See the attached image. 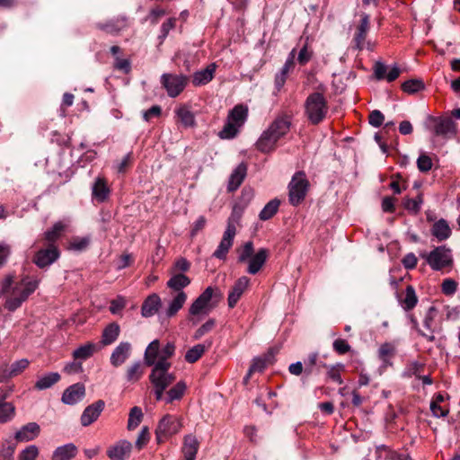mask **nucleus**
<instances>
[{
    "label": "nucleus",
    "mask_w": 460,
    "mask_h": 460,
    "mask_svg": "<svg viewBox=\"0 0 460 460\" xmlns=\"http://www.w3.org/2000/svg\"><path fill=\"white\" fill-rule=\"evenodd\" d=\"M14 279V275L8 274L0 280V296L11 293V296L4 302V308L9 312H14L21 307L40 284V279H31L25 276L13 287Z\"/></svg>",
    "instance_id": "nucleus-1"
},
{
    "label": "nucleus",
    "mask_w": 460,
    "mask_h": 460,
    "mask_svg": "<svg viewBox=\"0 0 460 460\" xmlns=\"http://www.w3.org/2000/svg\"><path fill=\"white\" fill-rule=\"evenodd\" d=\"M291 119L288 115L278 116L262 132L255 146L256 148L264 154L270 153L276 149L277 142L285 137L290 129Z\"/></svg>",
    "instance_id": "nucleus-2"
},
{
    "label": "nucleus",
    "mask_w": 460,
    "mask_h": 460,
    "mask_svg": "<svg viewBox=\"0 0 460 460\" xmlns=\"http://www.w3.org/2000/svg\"><path fill=\"white\" fill-rule=\"evenodd\" d=\"M304 108L308 121L314 126L325 119L329 111L327 99L319 92H314L307 96Z\"/></svg>",
    "instance_id": "nucleus-3"
},
{
    "label": "nucleus",
    "mask_w": 460,
    "mask_h": 460,
    "mask_svg": "<svg viewBox=\"0 0 460 460\" xmlns=\"http://www.w3.org/2000/svg\"><path fill=\"white\" fill-rule=\"evenodd\" d=\"M426 129L433 133L435 137L443 139H450L457 133V126L454 119L448 116L435 117L429 115L424 122Z\"/></svg>",
    "instance_id": "nucleus-4"
},
{
    "label": "nucleus",
    "mask_w": 460,
    "mask_h": 460,
    "mask_svg": "<svg viewBox=\"0 0 460 460\" xmlns=\"http://www.w3.org/2000/svg\"><path fill=\"white\" fill-rule=\"evenodd\" d=\"M309 181L305 173L299 171L294 174L288 184L289 202L293 206H297L305 199L308 190Z\"/></svg>",
    "instance_id": "nucleus-5"
},
{
    "label": "nucleus",
    "mask_w": 460,
    "mask_h": 460,
    "mask_svg": "<svg viewBox=\"0 0 460 460\" xmlns=\"http://www.w3.org/2000/svg\"><path fill=\"white\" fill-rule=\"evenodd\" d=\"M428 264L434 270H441L453 265L452 250L446 245L435 247L429 254H423Z\"/></svg>",
    "instance_id": "nucleus-6"
},
{
    "label": "nucleus",
    "mask_w": 460,
    "mask_h": 460,
    "mask_svg": "<svg viewBox=\"0 0 460 460\" xmlns=\"http://www.w3.org/2000/svg\"><path fill=\"white\" fill-rule=\"evenodd\" d=\"M237 222V217L234 214H232V216L228 218L227 221V226L226 231L223 234V237L216 249V251L213 253V256L220 259L225 260L226 258V255L233 246L234 239L236 234V227L235 223Z\"/></svg>",
    "instance_id": "nucleus-7"
},
{
    "label": "nucleus",
    "mask_w": 460,
    "mask_h": 460,
    "mask_svg": "<svg viewBox=\"0 0 460 460\" xmlns=\"http://www.w3.org/2000/svg\"><path fill=\"white\" fill-rule=\"evenodd\" d=\"M189 77L183 75L164 74L161 77V84L165 88L168 95L175 98L184 90Z\"/></svg>",
    "instance_id": "nucleus-8"
},
{
    "label": "nucleus",
    "mask_w": 460,
    "mask_h": 460,
    "mask_svg": "<svg viewBox=\"0 0 460 460\" xmlns=\"http://www.w3.org/2000/svg\"><path fill=\"white\" fill-rule=\"evenodd\" d=\"M44 248L35 252L32 261L39 268L44 269L54 263L60 256L59 250L56 244H45Z\"/></svg>",
    "instance_id": "nucleus-9"
},
{
    "label": "nucleus",
    "mask_w": 460,
    "mask_h": 460,
    "mask_svg": "<svg viewBox=\"0 0 460 460\" xmlns=\"http://www.w3.org/2000/svg\"><path fill=\"white\" fill-rule=\"evenodd\" d=\"M157 428H159L160 432L172 437L177 434L182 428L181 419L174 415L166 414L160 420Z\"/></svg>",
    "instance_id": "nucleus-10"
},
{
    "label": "nucleus",
    "mask_w": 460,
    "mask_h": 460,
    "mask_svg": "<svg viewBox=\"0 0 460 460\" xmlns=\"http://www.w3.org/2000/svg\"><path fill=\"white\" fill-rule=\"evenodd\" d=\"M85 396V386L82 383H75L68 386L63 393L61 401L68 405L81 402Z\"/></svg>",
    "instance_id": "nucleus-11"
},
{
    "label": "nucleus",
    "mask_w": 460,
    "mask_h": 460,
    "mask_svg": "<svg viewBox=\"0 0 460 460\" xmlns=\"http://www.w3.org/2000/svg\"><path fill=\"white\" fill-rule=\"evenodd\" d=\"M105 407V402L103 400H98L93 403L88 405L81 415V424L84 427H87L93 423L100 416Z\"/></svg>",
    "instance_id": "nucleus-12"
},
{
    "label": "nucleus",
    "mask_w": 460,
    "mask_h": 460,
    "mask_svg": "<svg viewBox=\"0 0 460 460\" xmlns=\"http://www.w3.org/2000/svg\"><path fill=\"white\" fill-rule=\"evenodd\" d=\"M250 284V279L246 276H243L239 278L232 287L231 290L228 294V306L230 308H234L241 296H243V292L246 290Z\"/></svg>",
    "instance_id": "nucleus-13"
},
{
    "label": "nucleus",
    "mask_w": 460,
    "mask_h": 460,
    "mask_svg": "<svg viewBox=\"0 0 460 460\" xmlns=\"http://www.w3.org/2000/svg\"><path fill=\"white\" fill-rule=\"evenodd\" d=\"M270 256V251L266 248H260L256 252H254L248 262V267L246 271L249 274L255 275L257 274L266 263L268 258Z\"/></svg>",
    "instance_id": "nucleus-14"
},
{
    "label": "nucleus",
    "mask_w": 460,
    "mask_h": 460,
    "mask_svg": "<svg viewBox=\"0 0 460 460\" xmlns=\"http://www.w3.org/2000/svg\"><path fill=\"white\" fill-rule=\"evenodd\" d=\"M127 26V18L125 16H119L105 22H98L95 24V27L98 30L105 31L111 35H118Z\"/></svg>",
    "instance_id": "nucleus-15"
},
{
    "label": "nucleus",
    "mask_w": 460,
    "mask_h": 460,
    "mask_svg": "<svg viewBox=\"0 0 460 460\" xmlns=\"http://www.w3.org/2000/svg\"><path fill=\"white\" fill-rule=\"evenodd\" d=\"M131 350L132 346L129 342H120L111 355V364L115 367L121 366L130 357Z\"/></svg>",
    "instance_id": "nucleus-16"
},
{
    "label": "nucleus",
    "mask_w": 460,
    "mask_h": 460,
    "mask_svg": "<svg viewBox=\"0 0 460 460\" xmlns=\"http://www.w3.org/2000/svg\"><path fill=\"white\" fill-rule=\"evenodd\" d=\"M40 432V427L36 422L23 425L14 435L15 443L28 442L36 438Z\"/></svg>",
    "instance_id": "nucleus-17"
},
{
    "label": "nucleus",
    "mask_w": 460,
    "mask_h": 460,
    "mask_svg": "<svg viewBox=\"0 0 460 460\" xmlns=\"http://www.w3.org/2000/svg\"><path fill=\"white\" fill-rule=\"evenodd\" d=\"M370 28L369 15L363 14L360 22L357 27L353 42L355 43V49L358 50H362L364 48V42L367 38V34Z\"/></svg>",
    "instance_id": "nucleus-18"
},
{
    "label": "nucleus",
    "mask_w": 460,
    "mask_h": 460,
    "mask_svg": "<svg viewBox=\"0 0 460 460\" xmlns=\"http://www.w3.org/2000/svg\"><path fill=\"white\" fill-rule=\"evenodd\" d=\"M110 193L111 190L106 179L103 177L96 178L92 187L93 199L99 203L105 202L109 199Z\"/></svg>",
    "instance_id": "nucleus-19"
},
{
    "label": "nucleus",
    "mask_w": 460,
    "mask_h": 460,
    "mask_svg": "<svg viewBox=\"0 0 460 460\" xmlns=\"http://www.w3.org/2000/svg\"><path fill=\"white\" fill-rule=\"evenodd\" d=\"M132 445L127 440H121L107 450V456L111 460H125L130 455Z\"/></svg>",
    "instance_id": "nucleus-20"
},
{
    "label": "nucleus",
    "mask_w": 460,
    "mask_h": 460,
    "mask_svg": "<svg viewBox=\"0 0 460 460\" xmlns=\"http://www.w3.org/2000/svg\"><path fill=\"white\" fill-rule=\"evenodd\" d=\"M374 75L377 80L386 79L387 82L391 83L396 80L401 75V69L398 66H394L387 73V66L378 61L374 66Z\"/></svg>",
    "instance_id": "nucleus-21"
},
{
    "label": "nucleus",
    "mask_w": 460,
    "mask_h": 460,
    "mask_svg": "<svg viewBox=\"0 0 460 460\" xmlns=\"http://www.w3.org/2000/svg\"><path fill=\"white\" fill-rule=\"evenodd\" d=\"M217 65L211 63L205 69L197 71L193 74L191 83L194 86H201L208 84L214 78Z\"/></svg>",
    "instance_id": "nucleus-22"
},
{
    "label": "nucleus",
    "mask_w": 460,
    "mask_h": 460,
    "mask_svg": "<svg viewBox=\"0 0 460 460\" xmlns=\"http://www.w3.org/2000/svg\"><path fill=\"white\" fill-rule=\"evenodd\" d=\"M175 352V345L173 342H167V344L160 349L159 358L155 365L156 370H169L172 364L168 361Z\"/></svg>",
    "instance_id": "nucleus-23"
},
{
    "label": "nucleus",
    "mask_w": 460,
    "mask_h": 460,
    "mask_svg": "<svg viewBox=\"0 0 460 460\" xmlns=\"http://www.w3.org/2000/svg\"><path fill=\"white\" fill-rule=\"evenodd\" d=\"M199 448V442L197 438L191 434L184 437L181 452L184 460H195Z\"/></svg>",
    "instance_id": "nucleus-24"
},
{
    "label": "nucleus",
    "mask_w": 460,
    "mask_h": 460,
    "mask_svg": "<svg viewBox=\"0 0 460 460\" xmlns=\"http://www.w3.org/2000/svg\"><path fill=\"white\" fill-rule=\"evenodd\" d=\"M162 305L160 296L154 293L148 296L142 304L141 314L143 317H150L156 314Z\"/></svg>",
    "instance_id": "nucleus-25"
},
{
    "label": "nucleus",
    "mask_w": 460,
    "mask_h": 460,
    "mask_svg": "<svg viewBox=\"0 0 460 460\" xmlns=\"http://www.w3.org/2000/svg\"><path fill=\"white\" fill-rule=\"evenodd\" d=\"M247 174V165L244 163H241L231 173L227 190L229 192H233L236 190L242 182L243 181L245 176Z\"/></svg>",
    "instance_id": "nucleus-26"
},
{
    "label": "nucleus",
    "mask_w": 460,
    "mask_h": 460,
    "mask_svg": "<svg viewBox=\"0 0 460 460\" xmlns=\"http://www.w3.org/2000/svg\"><path fill=\"white\" fill-rule=\"evenodd\" d=\"M248 118V107L243 104H237L229 111L227 119L240 128L243 126Z\"/></svg>",
    "instance_id": "nucleus-27"
},
{
    "label": "nucleus",
    "mask_w": 460,
    "mask_h": 460,
    "mask_svg": "<svg viewBox=\"0 0 460 460\" xmlns=\"http://www.w3.org/2000/svg\"><path fill=\"white\" fill-rule=\"evenodd\" d=\"M149 380L152 385H164L166 389L175 380L174 374L168 373V370H156L155 367L152 369L149 376Z\"/></svg>",
    "instance_id": "nucleus-28"
},
{
    "label": "nucleus",
    "mask_w": 460,
    "mask_h": 460,
    "mask_svg": "<svg viewBox=\"0 0 460 460\" xmlns=\"http://www.w3.org/2000/svg\"><path fill=\"white\" fill-rule=\"evenodd\" d=\"M431 234L438 241L442 242L448 239L451 236L452 230L447 221L444 218H440L432 226Z\"/></svg>",
    "instance_id": "nucleus-29"
},
{
    "label": "nucleus",
    "mask_w": 460,
    "mask_h": 460,
    "mask_svg": "<svg viewBox=\"0 0 460 460\" xmlns=\"http://www.w3.org/2000/svg\"><path fill=\"white\" fill-rule=\"evenodd\" d=\"M77 454V447L73 443L58 447L52 455V460H71Z\"/></svg>",
    "instance_id": "nucleus-30"
},
{
    "label": "nucleus",
    "mask_w": 460,
    "mask_h": 460,
    "mask_svg": "<svg viewBox=\"0 0 460 460\" xmlns=\"http://www.w3.org/2000/svg\"><path fill=\"white\" fill-rule=\"evenodd\" d=\"M66 226L62 222L54 224L51 229L47 230L43 234L44 243L48 245L56 244V242L61 237Z\"/></svg>",
    "instance_id": "nucleus-31"
},
{
    "label": "nucleus",
    "mask_w": 460,
    "mask_h": 460,
    "mask_svg": "<svg viewBox=\"0 0 460 460\" xmlns=\"http://www.w3.org/2000/svg\"><path fill=\"white\" fill-rule=\"evenodd\" d=\"M159 352H160V342L158 340H154L152 342L149 343L147 348L145 351V363L148 366H154L157 362V358H159Z\"/></svg>",
    "instance_id": "nucleus-32"
},
{
    "label": "nucleus",
    "mask_w": 460,
    "mask_h": 460,
    "mask_svg": "<svg viewBox=\"0 0 460 460\" xmlns=\"http://www.w3.org/2000/svg\"><path fill=\"white\" fill-rule=\"evenodd\" d=\"M190 284V279L183 273H176L167 281V287L178 293L182 291V288L188 287Z\"/></svg>",
    "instance_id": "nucleus-33"
},
{
    "label": "nucleus",
    "mask_w": 460,
    "mask_h": 460,
    "mask_svg": "<svg viewBox=\"0 0 460 460\" xmlns=\"http://www.w3.org/2000/svg\"><path fill=\"white\" fill-rule=\"evenodd\" d=\"M6 395H0V423L10 421L15 414V408L11 402H5Z\"/></svg>",
    "instance_id": "nucleus-34"
},
{
    "label": "nucleus",
    "mask_w": 460,
    "mask_h": 460,
    "mask_svg": "<svg viewBox=\"0 0 460 460\" xmlns=\"http://www.w3.org/2000/svg\"><path fill=\"white\" fill-rule=\"evenodd\" d=\"M400 303L405 311H411L416 306L418 303V296L411 285H408L406 287L404 297L400 300Z\"/></svg>",
    "instance_id": "nucleus-35"
},
{
    "label": "nucleus",
    "mask_w": 460,
    "mask_h": 460,
    "mask_svg": "<svg viewBox=\"0 0 460 460\" xmlns=\"http://www.w3.org/2000/svg\"><path fill=\"white\" fill-rule=\"evenodd\" d=\"M119 326L116 323L108 324L102 332V342L103 345L113 343L119 335Z\"/></svg>",
    "instance_id": "nucleus-36"
},
{
    "label": "nucleus",
    "mask_w": 460,
    "mask_h": 460,
    "mask_svg": "<svg viewBox=\"0 0 460 460\" xmlns=\"http://www.w3.org/2000/svg\"><path fill=\"white\" fill-rule=\"evenodd\" d=\"M61 376L58 372L49 373L48 375L38 379L34 385V388L40 391L50 388L52 385L57 384Z\"/></svg>",
    "instance_id": "nucleus-37"
},
{
    "label": "nucleus",
    "mask_w": 460,
    "mask_h": 460,
    "mask_svg": "<svg viewBox=\"0 0 460 460\" xmlns=\"http://www.w3.org/2000/svg\"><path fill=\"white\" fill-rule=\"evenodd\" d=\"M187 300V294L184 291L177 293L174 298L171 301L169 307L166 311L167 317L174 316L183 306Z\"/></svg>",
    "instance_id": "nucleus-38"
},
{
    "label": "nucleus",
    "mask_w": 460,
    "mask_h": 460,
    "mask_svg": "<svg viewBox=\"0 0 460 460\" xmlns=\"http://www.w3.org/2000/svg\"><path fill=\"white\" fill-rule=\"evenodd\" d=\"M280 205V200L278 199H273L269 201L262 210L259 214V218L262 221H266L273 217V216L278 212Z\"/></svg>",
    "instance_id": "nucleus-39"
},
{
    "label": "nucleus",
    "mask_w": 460,
    "mask_h": 460,
    "mask_svg": "<svg viewBox=\"0 0 460 460\" xmlns=\"http://www.w3.org/2000/svg\"><path fill=\"white\" fill-rule=\"evenodd\" d=\"M322 366L328 369L327 376L330 379L338 383L339 385H341L343 383V380L341 376V373L345 369L343 364L337 363L336 365L329 366L325 363H323Z\"/></svg>",
    "instance_id": "nucleus-40"
},
{
    "label": "nucleus",
    "mask_w": 460,
    "mask_h": 460,
    "mask_svg": "<svg viewBox=\"0 0 460 460\" xmlns=\"http://www.w3.org/2000/svg\"><path fill=\"white\" fill-rule=\"evenodd\" d=\"M177 117L181 124L188 128L195 124L194 114L186 106H181L176 111Z\"/></svg>",
    "instance_id": "nucleus-41"
},
{
    "label": "nucleus",
    "mask_w": 460,
    "mask_h": 460,
    "mask_svg": "<svg viewBox=\"0 0 460 460\" xmlns=\"http://www.w3.org/2000/svg\"><path fill=\"white\" fill-rule=\"evenodd\" d=\"M97 350V345L93 343H86L80 346L73 352V356L75 359H87L93 355Z\"/></svg>",
    "instance_id": "nucleus-42"
},
{
    "label": "nucleus",
    "mask_w": 460,
    "mask_h": 460,
    "mask_svg": "<svg viewBox=\"0 0 460 460\" xmlns=\"http://www.w3.org/2000/svg\"><path fill=\"white\" fill-rule=\"evenodd\" d=\"M236 252L238 253L237 261L239 263L247 262L254 253V245L252 241L246 242L242 247L237 248Z\"/></svg>",
    "instance_id": "nucleus-43"
},
{
    "label": "nucleus",
    "mask_w": 460,
    "mask_h": 460,
    "mask_svg": "<svg viewBox=\"0 0 460 460\" xmlns=\"http://www.w3.org/2000/svg\"><path fill=\"white\" fill-rule=\"evenodd\" d=\"M240 128L237 127L234 123H233L231 120L226 119V121L222 128V130L219 131L218 137L221 139H232L237 136L239 133Z\"/></svg>",
    "instance_id": "nucleus-44"
},
{
    "label": "nucleus",
    "mask_w": 460,
    "mask_h": 460,
    "mask_svg": "<svg viewBox=\"0 0 460 460\" xmlns=\"http://www.w3.org/2000/svg\"><path fill=\"white\" fill-rule=\"evenodd\" d=\"M424 88V82L420 79H410L402 84V90L409 94L416 93Z\"/></svg>",
    "instance_id": "nucleus-45"
},
{
    "label": "nucleus",
    "mask_w": 460,
    "mask_h": 460,
    "mask_svg": "<svg viewBox=\"0 0 460 460\" xmlns=\"http://www.w3.org/2000/svg\"><path fill=\"white\" fill-rule=\"evenodd\" d=\"M186 387V384L183 381L178 382L167 392L168 398L166 402L172 403L174 400H180L183 396Z\"/></svg>",
    "instance_id": "nucleus-46"
},
{
    "label": "nucleus",
    "mask_w": 460,
    "mask_h": 460,
    "mask_svg": "<svg viewBox=\"0 0 460 460\" xmlns=\"http://www.w3.org/2000/svg\"><path fill=\"white\" fill-rule=\"evenodd\" d=\"M143 375V366L140 361L135 362L128 367L126 377L128 382L138 381Z\"/></svg>",
    "instance_id": "nucleus-47"
},
{
    "label": "nucleus",
    "mask_w": 460,
    "mask_h": 460,
    "mask_svg": "<svg viewBox=\"0 0 460 460\" xmlns=\"http://www.w3.org/2000/svg\"><path fill=\"white\" fill-rule=\"evenodd\" d=\"M143 412L141 408L134 406L128 415V429L129 430L135 429L142 421Z\"/></svg>",
    "instance_id": "nucleus-48"
},
{
    "label": "nucleus",
    "mask_w": 460,
    "mask_h": 460,
    "mask_svg": "<svg viewBox=\"0 0 460 460\" xmlns=\"http://www.w3.org/2000/svg\"><path fill=\"white\" fill-rule=\"evenodd\" d=\"M206 348L203 344H197L190 348L185 354V360L188 363L197 362L204 354Z\"/></svg>",
    "instance_id": "nucleus-49"
},
{
    "label": "nucleus",
    "mask_w": 460,
    "mask_h": 460,
    "mask_svg": "<svg viewBox=\"0 0 460 460\" xmlns=\"http://www.w3.org/2000/svg\"><path fill=\"white\" fill-rule=\"evenodd\" d=\"M222 297L221 292L216 288L214 289L212 287H208L199 296L198 298L208 306L209 305V302L215 298L217 301Z\"/></svg>",
    "instance_id": "nucleus-50"
},
{
    "label": "nucleus",
    "mask_w": 460,
    "mask_h": 460,
    "mask_svg": "<svg viewBox=\"0 0 460 460\" xmlns=\"http://www.w3.org/2000/svg\"><path fill=\"white\" fill-rule=\"evenodd\" d=\"M16 448V443L7 440L0 447V460H13V454Z\"/></svg>",
    "instance_id": "nucleus-51"
},
{
    "label": "nucleus",
    "mask_w": 460,
    "mask_h": 460,
    "mask_svg": "<svg viewBox=\"0 0 460 460\" xmlns=\"http://www.w3.org/2000/svg\"><path fill=\"white\" fill-rule=\"evenodd\" d=\"M394 354L395 347L389 342L382 344L378 350L379 358L385 364L389 363V359L394 357Z\"/></svg>",
    "instance_id": "nucleus-52"
},
{
    "label": "nucleus",
    "mask_w": 460,
    "mask_h": 460,
    "mask_svg": "<svg viewBox=\"0 0 460 460\" xmlns=\"http://www.w3.org/2000/svg\"><path fill=\"white\" fill-rule=\"evenodd\" d=\"M432 165V160L428 155L424 153L420 155L417 159V167L420 172H428L431 170Z\"/></svg>",
    "instance_id": "nucleus-53"
},
{
    "label": "nucleus",
    "mask_w": 460,
    "mask_h": 460,
    "mask_svg": "<svg viewBox=\"0 0 460 460\" xmlns=\"http://www.w3.org/2000/svg\"><path fill=\"white\" fill-rule=\"evenodd\" d=\"M90 241L89 237H74L70 242V248L77 252L84 251L89 246Z\"/></svg>",
    "instance_id": "nucleus-54"
},
{
    "label": "nucleus",
    "mask_w": 460,
    "mask_h": 460,
    "mask_svg": "<svg viewBox=\"0 0 460 460\" xmlns=\"http://www.w3.org/2000/svg\"><path fill=\"white\" fill-rule=\"evenodd\" d=\"M39 455V449L36 446L31 445L23 449L18 456V460H35Z\"/></svg>",
    "instance_id": "nucleus-55"
},
{
    "label": "nucleus",
    "mask_w": 460,
    "mask_h": 460,
    "mask_svg": "<svg viewBox=\"0 0 460 460\" xmlns=\"http://www.w3.org/2000/svg\"><path fill=\"white\" fill-rule=\"evenodd\" d=\"M457 287L458 284L456 280L453 279H446L441 284V290L446 296H453L456 293Z\"/></svg>",
    "instance_id": "nucleus-56"
},
{
    "label": "nucleus",
    "mask_w": 460,
    "mask_h": 460,
    "mask_svg": "<svg viewBox=\"0 0 460 460\" xmlns=\"http://www.w3.org/2000/svg\"><path fill=\"white\" fill-rule=\"evenodd\" d=\"M216 325V321L214 319H209L205 323H203L194 333L193 338L195 340H199L202 336H204L206 333L212 331V329Z\"/></svg>",
    "instance_id": "nucleus-57"
},
{
    "label": "nucleus",
    "mask_w": 460,
    "mask_h": 460,
    "mask_svg": "<svg viewBox=\"0 0 460 460\" xmlns=\"http://www.w3.org/2000/svg\"><path fill=\"white\" fill-rule=\"evenodd\" d=\"M150 439V432L147 427H143L136 441V447L141 450Z\"/></svg>",
    "instance_id": "nucleus-58"
},
{
    "label": "nucleus",
    "mask_w": 460,
    "mask_h": 460,
    "mask_svg": "<svg viewBox=\"0 0 460 460\" xmlns=\"http://www.w3.org/2000/svg\"><path fill=\"white\" fill-rule=\"evenodd\" d=\"M424 370V365L418 362V361H413V362H411L406 369V371L404 372V376H407V377H411L412 376H415L416 377H418L420 375V372H422Z\"/></svg>",
    "instance_id": "nucleus-59"
},
{
    "label": "nucleus",
    "mask_w": 460,
    "mask_h": 460,
    "mask_svg": "<svg viewBox=\"0 0 460 460\" xmlns=\"http://www.w3.org/2000/svg\"><path fill=\"white\" fill-rule=\"evenodd\" d=\"M384 120L385 116L380 111L374 110L369 113L368 122L371 126L378 128L384 123Z\"/></svg>",
    "instance_id": "nucleus-60"
},
{
    "label": "nucleus",
    "mask_w": 460,
    "mask_h": 460,
    "mask_svg": "<svg viewBox=\"0 0 460 460\" xmlns=\"http://www.w3.org/2000/svg\"><path fill=\"white\" fill-rule=\"evenodd\" d=\"M332 347L334 351H336L340 355H344L348 353L351 349L348 341L343 339H336L333 341Z\"/></svg>",
    "instance_id": "nucleus-61"
},
{
    "label": "nucleus",
    "mask_w": 460,
    "mask_h": 460,
    "mask_svg": "<svg viewBox=\"0 0 460 460\" xmlns=\"http://www.w3.org/2000/svg\"><path fill=\"white\" fill-rule=\"evenodd\" d=\"M317 359H318V354L316 352H314V353H311L308 355L307 359L305 361V371H304V373L306 376H309L313 374L314 367L317 363Z\"/></svg>",
    "instance_id": "nucleus-62"
},
{
    "label": "nucleus",
    "mask_w": 460,
    "mask_h": 460,
    "mask_svg": "<svg viewBox=\"0 0 460 460\" xmlns=\"http://www.w3.org/2000/svg\"><path fill=\"white\" fill-rule=\"evenodd\" d=\"M438 314V309L435 306H430L423 320L424 326L428 329L432 331V324L434 322V319L436 318Z\"/></svg>",
    "instance_id": "nucleus-63"
},
{
    "label": "nucleus",
    "mask_w": 460,
    "mask_h": 460,
    "mask_svg": "<svg viewBox=\"0 0 460 460\" xmlns=\"http://www.w3.org/2000/svg\"><path fill=\"white\" fill-rule=\"evenodd\" d=\"M29 366V361L27 359H21L18 361L13 362L10 366L11 374L13 376H16L19 374H21L24 369H26Z\"/></svg>",
    "instance_id": "nucleus-64"
}]
</instances>
